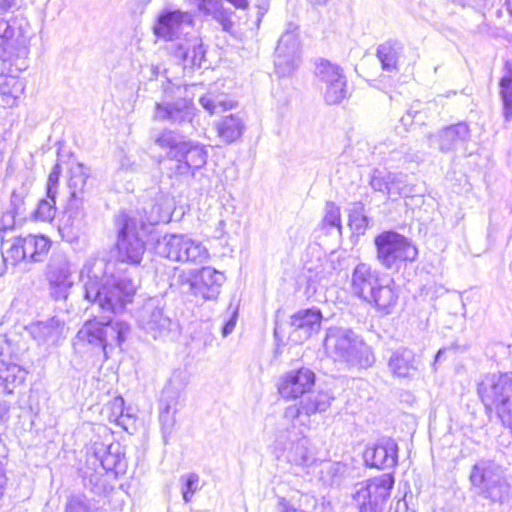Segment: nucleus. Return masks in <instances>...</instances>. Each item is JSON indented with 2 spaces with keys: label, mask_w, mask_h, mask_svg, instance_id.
Listing matches in <instances>:
<instances>
[{
  "label": "nucleus",
  "mask_w": 512,
  "mask_h": 512,
  "mask_svg": "<svg viewBox=\"0 0 512 512\" xmlns=\"http://www.w3.org/2000/svg\"><path fill=\"white\" fill-rule=\"evenodd\" d=\"M28 194V188L22 185L11 194V206L14 214L22 215L24 212L25 198Z\"/></svg>",
  "instance_id": "nucleus-48"
},
{
  "label": "nucleus",
  "mask_w": 512,
  "mask_h": 512,
  "mask_svg": "<svg viewBox=\"0 0 512 512\" xmlns=\"http://www.w3.org/2000/svg\"><path fill=\"white\" fill-rule=\"evenodd\" d=\"M30 335L38 343H56L63 335L64 322L57 317H52L46 321L32 323L28 327Z\"/></svg>",
  "instance_id": "nucleus-25"
},
{
  "label": "nucleus",
  "mask_w": 512,
  "mask_h": 512,
  "mask_svg": "<svg viewBox=\"0 0 512 512\" xmlns=\"http://www.w3.org/2000/svg\"><path fill=\"white\" fill-rule=\"evenodd\" d=\"M322 313L317 308L302 309L290 317V325L293 327L292 335L302 332L303 338L307 339L313 332L320 329Z\"/></svg>",
  "instance_id": "nucleus-24"
},
{
  "label": "nucleus",
  "mask_w": 512,
  "mask_h": 512,
  "mask_svg": "<svg viewBox=\"0 0 512 512\" xmlns=\"http://www.w3.org/2000/svg\"><path fill=\"white\" fill-rule=\"evenodd\" d=\"M509 484L507 483L503 470L494 474V478L478 489V493L493 502H503L509 494Z\"/></svg>",
  "instance_id": "nucleus-32"
},
{
  "label": "nucleus",
  "mask_w": 512,
  "mask_h": 512,
  "mask_svg": "<svg viewBox=\"0 0 512 512\" xmlns=\"http://www.w3.org/2000/svg\"><path fill=\"white\" fill-rule=\"evenodd\" d=\"M300 63V42L296 29L282 34L275 50L274 65L276 73L288 76Z\"/></svg>",
  "instance_id": "nucleus-13"
},
{
  "label": "nucleus",
  "mask_w": 512,
  "mask_h": 512,
  "mask_svg": "<svg viewBox=\"0 0 512 512\" xmlns=\"http://www.w3.org/2000/svg\"><path fill=\"white\" fill-rule=\"evenodd\" d=\"M17 5L18 0H0V14L13 11Z\"/></svg>",
  "instance_id": "nucleus-60"
},
{
  "label": "nucleus",
  "mask_w": 512,
  "mask_h": 512,
  "mask_svg": "<svg viewBox=\"0 0 512 512\" xmlns=\"http://www.w3.org/2000/svg\"><path fill=\"white\" fill-rule=\"evenodd\" d=\"M5 261H10L15 265L22 260H26L22 237H17L13 240L10 246L3 253Z\"/></svg>",
  "instance_id": "nucleus-47"
},
{
  "label": "nucleus",
  "mask_w": 512,
  "mask_h": 512,
  "mask_svg": "<svg viewBox=\"0 0 512 512\" xmlns=\"http://www.w3.org/2000/svg\"><path fill=\"white\" fill-rule=\"evenodd\" d=\"M174 382L175 380L171 379L161 394L159 419L165 431L171 430L175 424L180 388Z\"/></svg>",
  "instance_id": "nucleus-22"
},
{
  "label": "nucleus",
  "mask_w": 512,
  "mask_h": 512,
  "mask_svg": "<svg viewBox=\"0 0 512 512\" xmlns=\"http://www.w3.org/2000/svg\"><path fill=\"white\" fill-rule=\"evenodd\" d=\"M500 94L503 101L504 116L506 120L512 117V70L509 68L500 80Z\"/></svg>",
  "instance_id": "nucleus-42"
},
{
  "label": "nucleus",
  "mask_w": 512,
  "mask_h": 512,
  "mask_svg": "<svg viewBox=\"0 0 512 512\" xmlns=\"http://www.w3.org/2000/svg\"><path fill=\"white\" fill-rule=\"evenodd\" d=\"M326 224L341 229V217L339 208L332 202L327 203L324 217Z\"/></svg>",
  "instance_id": "nucleus-52"
},
{
  "label": "nucleus",
  "mask_w": 512,
  "mask_h": 512,
  "mask_svg": "<svg viewBox=\"0 0 512 512\" xmlns=\"http://www.w3.org/2000/svg\"><path fill=\"white\" fill-rule=\"evenodd\" d=\"M180 278L184 293H191L205 301L216 300L225 282L224 274L210 266L202 267L189 277L180 275Z\"/></svg>",
  "instance_id": "nucleus-9"
},
{
  "label": "nucleus",
  "mask_w": 512,
  "mask_h": 512,
  "mask_svg": "<svg viewBox=\"0 0 512 512\" xmlns=\"http://www.w3.org/2000/svg\"><path fill=\"white\" fill-rule=\"evenodd\" d=\"M477 394L487 411H495L512 431V373L486 374L477 383Z\"/></svg>",
  "instance_id": "nucleus-4"
},
{
  "label": "nucleus",
  "mask_w": 512,
  "mask_h": 512,
  "mask_svg": "<svg viewBox=\"0 0 512 512\" xmlns=\"http://www.w3.org/2000/svg\"><path fill=\"white\" fill-rule=\"evenodd\" d=\"M232 15V10L223 6L215 15L212 16V18L222 26L224 31L230 32L234 25L232 21Z\"/></svg>",
  "instance_id": "nucleus-51"
},
{
  "label": "nucleus",
  "mask_w": 512,
  "mask_h": 512,
  "mask_svg": "<svg viewBox=\"0 0 512 512\" xmlns=\"http://www.w3.org/2000/svg\"><path fill=\"white\" fill-rule=\"evenodd\" d=\"M19 32L13 24H11L10 20L0 17V48L2 51L6 52L12 47V41Z\"/></svg>",
  "instance_id": "nucleus-44"
},
{
  "label": "nucleus",
  "mask_w": 512,
  "mask_h": 512,
  "mask_svg": "<svg viewBox=\"0 0 512 512\" xmlns=\"http://www.w3.org/2000/svg\"><path fill=\"white\" fill-rule=\"evenodd\" d=\"M56 197H48L39 201L37 209L34 212L37 220L49 222L53 220L56 214Z\"/></svg>",
  "instance_id": "nucleus-45"
},
{
  "label": "nucleus",
  "mask_w": 512,
  "mask_h": 512,
  "mask_svg": "<svg viewBox=\"0 0 512 512\" xmlns=\"http://www.w3.org/2000/svg\"><path fill=\"white\" fill-rule=\"evenodd\" d=\"M419 360L408 348H399L392 352L388 359V368L398 378L413 377L418 371Z\"/></svg>",
  "instance_id": "nucleus-21"
},
{
  "label": "nucleus",
  "mask_w": 512,
  "mask_h": 512,
  "mask_svg": "<svg viewBox=\"0 0 512 512\" xmlns=\"http://www.w3.org/2000/svg\"><path fill=\"white\" fill-rule=\"evenodd\" d=\"M9 405L6 402H0V423L8 417Z\"/></svg>",
  "instance_id": "nucleus-64"
},
{
  "label": "nucleus",
  "mask_w": 512,
  "mask_h": 512,
  "mask_svg": "<svg viewBox=\"0 0 512 512\" xmlns=\"http://www.w3.org/2000/svg\"><path fill=\"white\" fill-rule=\"evenodd\" d=\"M139 327L154 340L165 339L177 328L176 322L165 315L158 300L146 302L138 315Z\"/></svg>",
  "instance_id": "nucleus-10"
},
{
  "label": "nucleus",
  "mask_w": 512,
  "mask_h": 512,
  "mask_svg": "<svg viewBox=\"0 0 512 512\" xmlns=\"http://www.w3.org/2000/svg\"><path fill=\"white\" fill-rule=\"evenodd\" d=\"M60 173V165L55 164L47 180L46 192L48 197H56Z\"/></svg>",
  "instance_id": "nucleus-54"
},
{
  "label": "nucleus",
  "mask_w": 512,
  "mask_h": 512,
  "mask_svg": "<svg viewBox=\"0 0 512 512\" xmlns=\"http://www.w3.org/2000/svg\"><path fill=\"white\" fill-rule=\"evenodd\" d=\"M315 74L324 85V99L328 104L340 103L346 97L347 80L339 65L322 59L316 66Z\"/></svg>",
  "instance_id": "nucleus-11"
},
{
  "label": "nucleus",
  "mask_w": 512,
  "mask_h": 512,
  "mask_svg": "<svg viewBox=\"0 0 512 512\" xmlns=\"http://www.w3.org/2000/svg\"><path fill=\"white\" fill-rule=\"evenodd\" d=\"M194 110L193 103L185 98H179L173 102L162 101L156 103L154 118L159 121L182 125L192 122Z\"/></svg>",
  "instance_id": "nucleus-16"
},
{
  "label": "nucleus",
  "mask_w": 512,
  "mask_h": 512,
  "mask_svg": "<svg viewBox=\"0 0 512 512\" xmlns=\"http://www.w3.org/2000/svg\"><path fill=\"white\" fill-rule=\"evenodd\" d=\"M85 216L83 209V198L70 197L64 216L62 218L63 228H70L72 230H80Z\"/></svg>",
  "instance_id": "nucleus-36"
},
{
  "label": "nucleus",
  "mask_w": 512,
  "mask_h": 512,
  "mask_svg": "<svg viewBox=\"0 0 512 512\" xmlns=\"http://www.w3.org/2000/svg\"><path fill=\"white\" fill-rule=\"evenodd\" d=\"M200 104L211 114L219 113L232 107V104L227 102L223 95L215 96L210 93L200 98Z\"/></svg>",
  "instance_id": "nucleus-43"
},
{
  "label": "nucleus",
  "mask_w": 512,
  "mask_h": 512,
  "mask_svg": "<svg viewBox=\"0 0 512 512\" xmlns=\"http://www.w3.org/2000/svg\"><path fill=\"white\" fill-rule=\"evenodd\" d=\"M404 51L403 44L398 40H388L381 43L376 50V56L383 70L391 72L398 69V62Z\"/></svg>",
  "instance_id": "nucleus-28"
},
{
  "label": "nucleus",
  "mask_w": 512,
  "mask_h": 512,
  "mask_svg": "<svg viewBox=\"0 0 512 512\" xmlns=\"http://www.w3.org/2000/svg\"><path fill=\"white\" fill-rule=\"evenodd\" d=\"M236 324V320L232 317L230 320L226 322V324L222 328V334L224 337L228 336L234 329Z\"/></svg>",
  "instance_id": "nucleus-63"
},
{
  "label": "nucleus",
  "mask_w": 512,
  "mask_h": 512,
  "mask_svg": "<svg viewBox=\"0 0 512 512\" xmlns=\"http://www.w3.org/2000/svg\"><path fill=\"white\" fill-rule=\"evenodd\" d=\"M107 263L101 258H90L80 271L84 283L85 298L96 303L100 310L109 313L122 311L127 303L132 302L136 287L126 277L107 276Z\"/></svg>",
  "instance_id": "nucleus-1"
},
{
  "label": "nucleus",
  "mask_w": 512,
  "mask_h": 512,
  "mask_svg": "<svg viewBox=\"0 0 512 512\" xmlns=\"http://www.w3.org/2000/svg\"><path fill=\"white\" fill-rule=\"evenodd\" d=\"M377 261L388 270H399L405 262L416 260L418 250L412 242L394 231H385L374 240Z\"/></svg>",
  "instance_id": "nucleus-5"
},
{
  "label": "nucleus",
  "mask_w": 512,
  "mask_h": 512,
  "mask_svg": "<svg viewBox=\"0 0 512 512\" xmlns=\"http://www.w3.org/2000/svg\"><path fill=\"white\" fill-rule=\"evenodd\" d=\"M180 480L184 482V485L182 487L183 500L185 503H189L192 500L194 493L200 489L199 475L192 472L181 476Z\"/></svg>",
  "instance_id": "nucleus-46"
},
{
  "label": "nucleus",
  "mask_w": 512,
  "mask_h": 512,
  "mask_svg": "<svg viewBox=\"0 0 512 512\" xmlns=\"http://www.w3.org/2000/svg\"><path fill=\"white\" fill-rule=\"evenodd\" d=\"M333 399L334 398L328 392L321 391L316 394H311L306 399L302 400L299 405L287 407L285 416L288 418H297L302 414L311 416L316 413H323L330 408Z\"/></svg>",
  "instance_id": "nucleus-20"
},
{
  "label": "nucleus",
  "mask_w": 512,
  "mask_h": 512,
  "mask_svg": "<svg viewBox=\"0 0 512 512\" xmlns=\"http://www.w3.org/2000/svg\"><path fill=\"white\" fill-rule=\"evenodd\" d=\"M420 114V110L416 108V106H412L405 116L401 118V122L404 125L410 124L415 118H417Z\"/></svg>",
  "instance_id": "nucleus-58"
},
{
  "label": "nucleus",
  "mask_w": 512,
  "mask_h": 512,
  "mask_svg": "<svg viewBox=\"0 0 512 512\" xmlns=\"http://www.w3.org/2000/svg\"><path fill=\"white\" fill-rule=\"evenodd\" d=\"M175 172L179 175H194L195 171L201 169L207 160V152L199 144L186 140L183 149H180L177 158Z\"/></svg>",
  "instance_id": "nucleus-18"
},
{
  "label": "nucleus",
  "mask_w": 512,
  "mask_h": 512,
  "mask_svg": "<svg viewBox=\"0 0 512 512\" xmlns=\"http://www.w3.org/2000/svg\"><path fill=\"white\" fill-rule=\"evenodd\" d=\"M194 25L193 14L179 9H165L153 27L158 38L172 42L170 52L183 68L201 67L205 56L202 39L194 32Z\"/></svg>",
  "instance_id": "nucleus-2"
},
{
  "label": "nucleus",
  "mask_w": 512,
  "mask_h": 512,
  "mask_svg": "<svg viewBox=\"0 0 512 512\" xmlns=\"http://www.w3.org/2000/svg\"><path fill=\"white\" fill-rule=\"evenodd\" d=\"M349 225L357 234H363L368 226V218L362 209H354L349 215Z\"/></svg>",
  "instance_id": "nucleus-49"
},
{
  "label": "nucleus",
  "mask_w": 512,
  "mask_h": 512,
  "mask_svg": "<svg viewBox=\"0 0 512 512\" xmlns=\"http://www.w3.org/2000/svg\"><path fill=\"white\" fill-rule=\"evenodd\" d=\"M88 173L83 165H76L70 170V178L68 180V188L70 197L83 198L84 189L87 184Z\"/></svg>",
  "instance_id": "nucleus-38"
},
{
  "label": "nucleus",
  "mask_w": 512,
  "mask_h": 512,
  "mask_svg": "<svg viewBox=\"0 0 512 512\" xmlns=\"http://www.w3.org/2000/svg\"><path fill=\"white\" fill-rule=\"evenodd\" d=\"M17 214H14V212L10 211V212H7L3 215L2 219H1V228L0 230L4 229H10L12 228L13 224H14V218Z\"/></svg>",
  "instance_id": "nucleus-59"
},
{
  "label": "nucleus",
  "mask_w": 512,
  "mask_h": 512,
  "mask_svg": "<svg viewBox=\"0 0 512 512\" xmlns=\"http://www.w3.org/2000/svg\"><path fill=\"white\" fill-rule=\"evenodd\" d=\"M397 300L398 294L394 289V281L382 279L377 288L372 292V296H368L365 301L374 304L378 311L388 315L392 313Z\"/></svg>",
  "instance_id": "nucleus-26"
},
{
  "label": "nucleus",
  "mask_w": 512,
  "mask_h": 512,
  "mask_svg": "<svg viewBox=\"0 0 512 512\" xmlns=\"http://www.w3.org/2000/svg\"><path fill=\"white\" fill-rule=\"evenodd\" d=\"M394 485V478L390 474L360 484L352 494V504L359 512H384L387 500Z\"/></svg>",
  "instance_id": "nucleus-7"
},
{
  "label": "nucleus",
  "mask_w": 512,
  "mask_h": 512,
  "mask_svg": "<svg viewBox=\"0 0 512 512\" xmlns=\"http://www.w3.org/2000/svg\"><path fill=\"white\" fill-rule=\"evenodd\" d=\"M118 232L117 249L119 260L139 264L145 252V245L138 236V223L135 218L122 212L115 218Z\"/></svg>",
  "instance_id": "nucleus-8"
},
{
  "label": "nucleus",
  "mask_w": 512,
  "mask_h": 512,
  "mask_svg": "<svg viewBox=\"0 0 512 512\" xmlns=\"http://www.w3.org/2000/svg\"><path fill=\"white\" fill-rule=\"evenodd\" d=\"M314 384V372L302 367L284 374L278 383V391L284 399H297L309 392Z\"/></svg>",
  "instance_id": "nucleus-14"
},
{
  "label": "nucleus",
  "mask_w": 512,
  "mask_h": 512,
  "mask_svg": "<svg viewBox=\"0 0 512 512\" xmlns=\"http://www.w3.org/2000/svg\"><path fill=\"white\" fill-rule=\"evenodd\" d=\"M103 320L94 318L84 323L77 333V339L80 342H86L94 347H98L103 352Z\"/></svg>",
  "instance_id": "nucleus-35"
},
{
  "label": "nucleus",
  "mask_w": 512,
  "mask_h": 512,
  "mask_svg": "<svg viewBox=\"0 0 512 512\" xmlns=\"http://www.w3.org/2000/svg\"><path fill=\"white\" fill-rule=\"evenodd\" d=\"M284 452L287 461L297 466H309L315 461V454L310 448V441L305 436L292 439Z\"/></svg>",
  "instance_id": "nucleus-27"
},
{
  "label": "nucleus",
  "mask_w": 512,
  "mask_h": 512,
  "mask_svg": "<svg viewBox=\"0 0 512 512\" xmlns=\"http://www.w3.org/2000/svg\"><path fill=\"white\" fill-rule=\"evenodd\" d=\"M232 15V10L223 6L215 15L212 16V18L222 26L224 31L230 32L234 25L232 21Z\"/></svg>",
  "instance_id": "nucleus-50"
},
{
  "label": "nucleus",
  "mask_w": 512,
  "mask_h": 512,
  "mask_svg": "<svg viewBox=\"0 0 512 512\" xmlns=\"http://www.w3.org/2000/svg\"><path fill=\"white\" fill-rule=\"evenodd\" d=\"M327 352L337 361L367 368L375 362V356L355 332L343 327H331L327 330L325 342Z\"/></svg>",
  "instance_id": "nucleus-3"
},
{
  "label": "nucleus",
  "mask_w": 512,
  "mask_h": 512,
  "mask_svg": "<svg viewBox=\"0 0 512 512\" xmlns=\"http://www.w3.org/2000/svg\"><path fill=\"white\" fill-rule=\"evenodd\" d=\"M71 264L64 254H53L47 266L46 279L50 295L55 300H65L73 285Z\"/></svg>",
  "instance_id": "nucleus-12"
},
{
  "label": "nucleus",
  "mask_w": 512,
  "mask_h": 512,
  "mask_svg": "<svg viewBox=\"0 0 512 512\" xmlns=\"http://www.w3.org/2000/svg\"><path fill=\"white\" fill-rule=\"evenodd\" d=\"M156 253L181 263L202 264L209 258L208 249L199 241L185 235H165L155 244Z\"/></svg>",
  "instance_id": "nucleus-6"
},
{
  "label": "nucleus",
  "mask_w": 512,
  "mask_h": 512,
  "mask_svg": "<svg viewBox=\"0 0 512 512\" xmlns=\"http://www.w3.org/2000/svg\"><path fill=\"white\" fill-rule=\"evenodd\" d=\"M64 512H95V507L85 494L73 493L67 497Z\"/></svg>",
  "instance_id": "nucleus-41"
},
{
  "label": "nucleus",
  "mask_w": 512,
  "mask_h": 512,
  "mask_svg": "<svg viewBox=\"0 0 512 512\" xmlns=\"http://www.w3.org/2000/svg\"><path fill=\"white\" fill-rule=\"evenodd\" d=\"M382 281L380 273L366 263H359L351 276V288L354 295L366 300Z\"/></svg>",
  "instance_id": "nucleus-19"
},
{
  "label": "nucleus",
  "mask_w": 512,
  "mask_h": 512,
  "mask_svg": "<svg viewBox=\"0 0 512 512\" xmlns=\"http://www.w3.org/2000/svg\"><path fill=\"white\" fill-rule=\"evenodd\" d=\"M185 137L174 130L163 129L155 137L154 143L159 148L166 150L168 159L174 160L180 149H183Z\"/></svg>",
  "instance_id": "nucleus-30"
},
{
  "label": "nucleus",
  "mask_w": 512,
  "mask_h": 512,
  "mask_svg": "<svg viewBox=\"0 0 512 512\" xmlns=\"http://www.w3.org/2000/svg\"><path fill=\"white\" fill-rule=\"evenodd\" d=\"M367 464L379 469H390L397 464L398 446L397 443L389 438L382 437L377 443L364 453Z\"/></svg>",
  "instance_id": "nucleus-17"
},
{
  "label": "nucleus",
  "mask_w": 512,
  "mask_h": 512,
  "mask_svg": "<svg viewBox=\"0 0 512 512\" xmlns=\"http://www.w3.org/2000/svg\"><path fill=\"white\" fill-rule=\"evenodd\" d=\"M26 374L23 368L13 363H6L0 369V379H2L9 394L25 381Z\"/></svg>",
  "instance_id": "nucleus-37"
},
{
  "label": "nucleus",
  "mask_w": 512,
  "mask_h": 512,
  "mask_svg": "<svg viewBox=\"0 0 512 512\" xmlns=\"http://www.w3.org/2000/svg\"><path fill=\"white\" fill-rule=\"evenodd\" d=\"M120 168L126 171H134L137 169L135 161L131 160V157L123 155L120 159Z\"/></svg>",
  "instance_id": "nucleus-57"
},
{
  "label": "nucleus",
  "mask_w": 512,
  "mask_h": 512,
  "mask_svg": "<svg viewBox=\"0 0 512 512\" xmlns=\"http://www.w3.org/2000/svg\"><path fill=\"white\" fill-rule=\"evenodd\" d=\"M385 178H379V177H374L372 180H371V186L374 190H377V191H381V192H385L386 193V189H385Z\"/></svg>",
  "instance_id": "nucleus-61"
},
{
  "label": "nucleus",
  "mask_w": 512,
  "mask_h": 512,
  "mask_svg": "<svg viewBox=\"0 0 512 512\" xmlns=\"http://www.w3.org/2000/svg\"><path fill=\"white\" fill-rule=\"evenodd\" d=\"M24 90L25 85L21 80L10 75H0V94L17 100L23 95Z\"/></svg>",
  "instance_id": "nucleus-40"
},
{
  "label": "nucleus",
  "mask_w": 512,
  "mask_h": 512,
  "mask_svg": "<svg viewBox=\"0 0 512 512\" xmlns=\"http://www.w3.org/2000/svg\"><path fill=\"white\" fill-rule=\"evenodd\" d=\"M470 139V129L465 122L446 126L436 134L429 135L430 145L436 146L442 153L456 151Z\"/></svg>",
  "instance_id": "nucleus-15"
},
{
  "label": "nucleus",
  "mask_w": 512,
  "mask_h": 512,
  "mask_svg": "<svg viewBox=\"0 0 512 512\" xmlns=\"http://www.w3.org/2000/svg\"><path fill=\"white\" fill-rule=\"evenodd\" d=\"M502 468L491 460L478 461L471 470L470 481L473 487L480 489L487 482L494 478V474H498Z\"/></svg>",
  "instance_id": "nucleus-33"
},
{
  "label": "nucleus",
  "mask_w": 512,
  "mask_h": 512,
  "mask_svg": "<svg viewBox=\"0 0 512 512\" xmlns=\"http://www.w3.org/2000/svg\"><path fill=\"white\" fill-rule=\"evenodd\" d=\"M406 175L399 173H389L385 177V189L386 193L392 196H407L411 190L406 185Z\"/></svg>",
  "instance_id": "nucleus-39"
},
{
  "label": "nucleus",
  "mask_w": 512,
  "mask_h": 512,
  "mask_svg": "<svg viewBox=\"0 0 512 512\" xmlns=\"http://www.w3.org/2000/svg\"><path fill=\"white\" fill-rule=\"evenodd\" d=\"M223 2L221 0H205V2L198 8L200 12L205 15L213 16L218 10L223 7Z\"/></svg>",
  "instance_id": "nucleus-55"
},
{
  "label": "nucleus",
  "mask_w": 512,
  "mask_h": 512,
  "mask_svg": "<svg viewBox=\"0 0 512 512\" xmlns=\"http://www.w3.org/2000/svg\"><path fill=\"white\" fill-rule=\"evenodd\" d=\"M276 512H306L296 509L288 500L280 498L277 503Z\"/></svg>",
  "instance_id": "nucleus-56"
},
{
  "label": "nucleus",
  "mask_w": 512,
  "mask_h": 512,
  "mask_svg": "<svg viewBox=\"0 0 512 512\" xmlns=\"http://www.w3.org/2000/svg\"><path fill=\"white\" fill-rule=\"evenodd\" d=\"M6 474H5V464L0 460V498L3 495L4 487L6 485Z\"/></svg>",
  "instance_id": "nucleus-62"
},
{
  "label": "nucleus",
  "mask_w": 512,
  "mask_h": 512,
  "mask_svg": "<svg viewBox=\"0 0 512 512\" xmlns=\"http://www.w3.org/2000/svg\"><path fill=\"white\" fill-rule=\"evenodd\" d=\"M101 466L105 471H113L116 475L123 474L127 462L119 444H111L100 457Z\"/></svg>",
  "instance_id": "nucleus-34"
},
{
  "label": "nucleus",
  "mask_w": 512,
  "mask_h": 512,
  "mask_svg": "<svg viewBox=\"0 0 512 512\" xmlns=\"http://www.w3.org/2000/svg\"><path fill=\"white\" fill-rule=\"evenodd\" d=\"M26 260L41 262L50 249V241L44 236L28 235L22 237Z\"/></svg>",
  "instance_id": "nucleus-31"
},
{
  "label": "nucleus",
  "mask_w": 512,
  "mask_h": 512,
  "mask_svg": "<svg viewBox=\"0 0 512 512\" xmlns=\"http://www.w3.org/2000/svg\"><path fill=\"white\" fill-rule=\"evenodd\" d=\"M103 313L104 311L101 310ZM103 316V353L107 357V349L120 346L130 332V325L123 321H112L111 315L115 313L105 312Z\"/></svg>",
  "instance_id": "nucleus-23"
},
{
  "label": "nucleus",
  "mask_w": 512,
  "mask_h": 512,
  "mask_svg": "<svg viewBox=\"0 0 512 512\" xmlns=\"http://www.w3.org/2000/svg\"><path fill=\"white\" fill-rule=\"evenodd\" d=\"M108 407L110 409L109 419L120 424V419L124 416V399L115 397L109 402Z\"/></svg>",
  "instance_id": "nucleus-53"
},
{
  "label": "nucleus",
  "mask_w": 512,
  "mask_h": 512,
  "mask_svg": "<svg viewBox=\"0 0 512 512\" xmlns=\"http://www.w3.org/2000/svg\"><path fill=\"white\" fill-rule=\"evenodd\" d=\"M216 127L218 136L227 144L239 139L245 130L244 121L237 114L223 117L218 121Z\"/></svg>",
  "instance_id": "nucleus-29"
}]
</instances>
